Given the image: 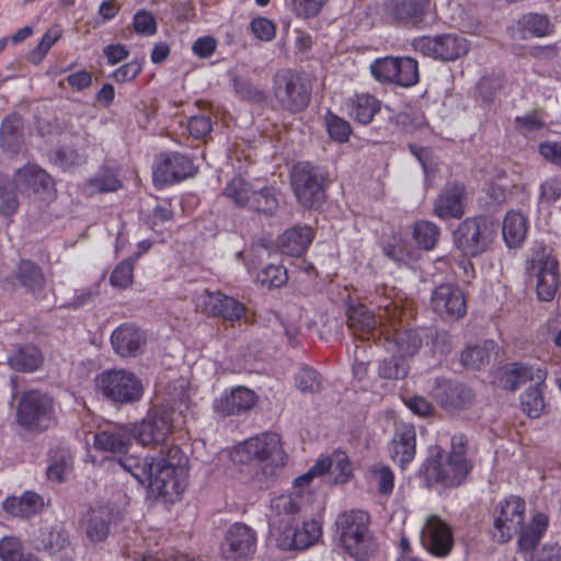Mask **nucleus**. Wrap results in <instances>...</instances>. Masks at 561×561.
<instances>
[{"label":"nucleus","instance_id":"1","mask_svg":"<svg viewBox=\"0 0 561 561\" xmlns=\"http://www.w3.org/2000/svg\"><path fill=\"white\" fill-rule=\"evenodd\" d=\"M169 459L150 455H124L114 461L137 482L168 502L176 501L187 484V459L180 448L169 450Z\"/></svg>","mask_w":561,"mask_h":561},{"label":"nucleus","instance_id":"2","mask_svg":"<svg viewBox=\"0 0 561 561\" xmlns=\"http://www.w3.org/2000/svg\"><path fill=\"white\" fill-rule=\"evenodd\" d=\"M296 491L291 484L290 493L271 502L270 533L283 550L308 548L322 536L321 524L316 519L304 522L300 528L296 527L298 513L310 505L314 497L313 493Z\"/></svg>","mask_w":561,"mask_h":561},{"label":"nucleus","instance_id":"3","mask_svg":"<svg viewBox=\"0 0 561 561\" xmlns=\"http://www.w3.org/2000/svg\"><path fill=\"white\" fill-rule=\"evenodd\" d=\"M231 459L247 466L253 483L266 489L280 474L287 456L277 434L263 433L237 445L231 451Z\"/></svg>","mask_w":561,"mask_h":561},{"label":"nucleus","instance_id":"4","mask_svg":"<svg viewBox=\"0 0 561 561\" xmlns=\"http://www.w3.org/2000/svg\"><path fill=\"white\" fill-rule=\"evenodd\" d=\"M334 540L337 547L355 561H368L377 549L370 529V516L363 510L341 513L334 524Z\"/></svg>","mask_w":561,"mask_h":561},{"label":"nucleus","instance_id":"5","mask_svg":"<svg viewBox=\"0 0 561 561\" xmlns=\"http://www.w3.org/2000/svg\"><path fill=\"white\" fill-rule=\"evenodd\" d=\"M430 458L425 462L428 479L442 482L446 486L460 484L470 471L466 458V445L462 436H453L451 451L444 456L438 446L431 448Z\"/></svg>","mask_w":561,"mask_h":561},{"label":"nucleus","instance_id":"6","mask_svg":"<svg viewBox=\"0 0 561 561\" xmlns=\"http://www.w3.org/2000/svg\"><path fill=\"white\" fill-rule=\"evenodd\" d=\"M94 389L106 400L116 404H131L144 396L141 379L125 368L105 369L94 378Z\"/></svg>","mask_w":561,"mask_h":561},{"label":"nucleus","instance_id":"7","mask_svg":"<svg viewBox=\"0 0 561 561\" xmlns=\"http://www.w3.org/2000/svg\"><path fill=\"white\" fill-rule=\"evenodd\" d=\"M495 236V225L485 216L467 218L453 232L454 245L465 256H477L485 252Z\"/></svg>","mask_w":561,"mask_h":561},{"label":"nucleus","instance_id":"8","mask_svg":"<svg viewBox=\"0 0 561 561\" xmlns=\"http://www.w3.org/2000/svg\"><path fill=\"white\" fill-rule=\"evenodd\" d=\"M526 271L536 282L537 297L543 301L552 300L560 282L559 264L552 250L546 245L534 247L526 261Z\"/></svg>","mask_w":561,"mask_h":561},{"label":"nucleus","instance_id":"9","mask_svg":"<svg viewBox=\"0 0 561 561\" xmlns=\"http://www.w3.org/2000/svg\"><path fill=\"white\" fill-rule=\"evenodd\" d=\"M16 422L28 431L49 428L55 424L53 399L36 390L24 392L16 408Z\"/></svg>","mask_w":561,"mask_h":561},{"label":"nucleus","instance_id":"10","mask_svg":"<svg viewBox=\"0 0 561 561\" xmlns=\"http://www.w3.org/2000/svg\"><path fill=\"white\" fill-rule=\"evenodd\" d=\"M330 472L333 483H346L352 478V466L347 455L334 451L330 457L319 458L310 469L294 481L296 492L313 493L316 481Z\"/></svg>","mask_w":561,"mask_h":561},{"label":"nucleus","instance_id":"11","mask_svg":"<svg viewBox=\"0 0 561 561\" xmlns=\"http://www.w3.org/2000/svg\"><path fill=\"white\" fill-rule=\"evenodd\" d=\"M173 413L165 407L151 409L140 422L129 425L133 437L142 446L164 444L174 427Z\"/></svg>","mask_w":561,"mask_h":561},{"label":"nucleus","instance_id":"12","mask_svg":"<svg viewBox=\"0 0 561 561\" xmlns=\"http://www.w3.org/2000/svg\"><path fill=\"white\" fill-rule=\"evenodd\" d=\"M525 501L516 495H510L500 501L495 511L493 538L506 542L522 529L525 518Z\"/></svg>","mask_w":561,"mask_h":561},{"label":"nucleus","instance_id":"13","mask_svg":"<svg viewBox=\"0 0 561 561\" xmlns=\"http://www.w3.org/2000/svg\"><path fill=\"white\" fill-rule=\"evenodd\" d=\"M412 45L422 55L445 61L456 60L469 50L467 39L457 34L422 36L415 38Z\"/></svg>","mask_w":561,"mask_h":561},{"label":"nucleus","instance_id":"14","mask_svg":"<svg viewBox=\"0 0 561 561\" xmlns=\"http://www.w3.org/2000/svg\"><path fill=\"white\" fill-rule=\"evenodd\" d=\"M256 534L249 526L236 523L227 530L220 546L225 561H248L256 550Z\"/></svg>","mask_w":561,"mask_h":561},{"label":"nucleus","instance_id":"15","mask_svg":"<svg viewBox=\"0 0 561 561\" xmlns=\"http://www.w3.org/2000/svg\"><path fill=\"white\" fill-rule=\"evenodd\" d=\"M291 185L305 207H317L323 199L322 176L309 163H298L293 168Z\"/></svg>","mask_w":561,"mask_h":561},{"label":"nucleus","instance_id":"16","mask_svg":"<svg viewBox=\"0 0 561 561\" xmlns=\"http://www.w3.org/2000/svg\"><path fill=\"white\" fill-rule=\"evenodd\" d=\"M274 95L283 108L291 112L305 108L309 101L301 78L290 70H280L276 73Z\"/></svg>","mask_w":561,"mask_h":561},{"label":"nucleus","instance_id":"17","mask_svg":"<svg viewBox=\"0 0 561 561\" xmlns=\"http://www.w3.org/2000/svg\"><path fill=\"white\" fill-rule=\"evenodd\" d=\"M22 195H38L41 198H53L55 183L51 176L35 163H26L15 170L11 180Z\"/></svg>","mask_w":561,"mask_h":561},{"label":"nucleus","instance_id":"18","mask_svg":"<svg viewBox=\"0 0 561 561\" xmlns=\"http://www.w3.org/2000/svg\"><path fill=\"white\" fill-rule=\"evenodd\" d=\"M194 304L198 311L228 321H238L244 313V306L220 291L203 290L195 295Z\"/></svg>","mask_w":561,"mask_h":561},{"label":"nucleus","instance_id":"19","mask_svg":"<svg viewBox=\"0 0 561 561\" xmlns=\"http://www.w3.org/2000/svg\"><path fill=\"white\" fill-rule=\"evenodd\" d=\"M420 540L424 549L439 558L449 554L454 545L451 528L437 516H430L426 519Z\"/></svg>","mask_w":561,"mask_h":561},{"label":"nucleus","instance_id":"20","mask_svg":"<svg viewBox=\"0 0 561 561\" xmlns=\"http://www.w3.org/2000/svg\"><path fill=\"white\" fill-rule=\"evenodd\" d=\"M33 545L59 561L70 559L73 551L68 534L59 524L41 528L34 535Z\"/></svg>","mask_w":561,"mask_h":561},{"label":"nucleus","instance_id":"21","mask_svg":"<svg viewBox=\"0 0 561 561\" xmlns=\"http://www.w3.org/2000/svg\"><path fill=\"white\" fill-rule=\"evenodd\" d=\"M192 161L180 153H162L153 165V180L159 184H171L193 173Z\"/></svg>","mask_w":561,"mask_h":561},{"label":"nucleus","instance_id":"22","mask_svg":"<svg viewBox=\"0 0 561 561\" xmlns=\"http://www.w3.org/2000/svg\"><path fill=\"white\" fill-rule=\"evenodd\" d=\"M147 337L138 327L124 323L111 334L114 352L121 357H136L145 350Z\"/></svg>","mask_w":561,"mask_h":561},{"label":"nucleus","instance_id":"23","mask_svg":"<svg viewBox=\"0 0 561 561\" xmlns=\"http://www.w3.org/2000/svg\"><path fill=\"white\" fill-rule=\"evenodd\" d=\"M466 190L462 183H448L434 202L433 211L440 219L460 218L465 211Z\"/></svg>","mask_w":561,"mask_h":561},{"label":"nucleus","instance_id":"24","mask_svg":"<svg viewBox=\"0 0 561 561\" xmlns=\"http://www.w3.org/2000/svg\"><path fill=\"white\" fill-rule=\"evenodd\" d=\"M432 306L442 317L458 319L466 313V300L461 289L451 284H444L434 290Z\"/></svg>","mask_w":561,"mask_h":561},{"label":"nucleus","instance_id":"25","mask_svg":"<svg viewBox=\"0 0 561 561\" xmlns=\"http://www.w3.org/2000/svg\"><path fill=\"white\" fill-rule=\"evenodd\" d=\"M347 323L353 334L360 339L380 337L387 329L381 320H377L376 316L362 305L350 309Z\"/></svg>","mask_w":561,"mask_h":561},{"label":"nucleus","instance_id":"26","mask_svg":"<svg viewBox=\"0 0 561 561\" xmlns=\"http://www.w3.org/2000/svg\"><path fill=\"white\" fill-rule=\"evenodd\" d=\"M256 403V394L245 388L236 387L224 392L214 403V409L221 415H233L247 412Z\"/></svg>","mask_w":561,"mask_h":561},{"label":"nucleus","instance_id":"27","mask_svg":"<svg viewBox=\"0 0 561 561\" xmlns=\"http://www.w3.org/2000/svg\"><path fill=\"white\" fill-rule=\"evenodd\" d=\"M133 437L129 425H117L99 431L93 436L95 449L113 455H121L128 450Z\"/></svg>","mask_w":561,"mask_h":561},{"label":"nucleus","instance_id":"28","mask_svg":"<svg viewBox=\"0 0 561 561\" xmlns=\"http://www.w3.org/2000/svg\"><path fill=\"white\" fill-rule=\"evenodd\" d=\"M546 373L540 367L510 364L497 373V381L505 389L515 390L528 380L542 383Z\"/></svg>","mask_w":561,"mask_h":561},{"label":"nucleus","instance_id":"29","mask_svg":"<svg viewBox=\"0 0 561 561\" xmlns=\"http://www.w3.org/2000/svg\"><path fill=\"white\" fill-rule=\"evenodd\" d=\"M383 336V347L392 356H398L404 360L405 357L416 353L422 344L420 335L415 331H399L386 329Z\"/></svg>","mask_w":561,"mask_h":561},{"label":"nucleus","instance_id":"30","mask_svg":"<svg viewBox=\"0 0 561 561\" xmlns=\"http://www.w3.org/2000/svg\"><path fill=\"white\" fill-rule=\"evenodd\" d=\"M416 451V433L412 425H403L396 432L390 445L389 455L401 468L411 462Z\"/></svg>","mask_w":561,"mask_h":561},{"label":"nucleus","instance_id":"31","mask_svg":"<svg viewBox=\"0 0 561 561\" xmlns=\"http://www.w3.org/2000/svg\"><path fill=\"white\" fill-rule=\"evenodd\" d=\"M436 402L448 409H460L471 399V391L462 383L449 380H436L432 389Z\"/></svg>","mask_w":561,"mask_h":561},{"label":"nucleus","instance_id":"32","mask_svg":"<svg viewBox=\"0 0 561 561\" xmlns=\"http://www.w3.org/2000/svg\"><path fill=\"white\" fill-rule=\"evenodd\" d=\"M44 505L43 497L32 491H26L20 496H8L2 502V508L8 515L21 518L36 515Z\"/></svg>","mask_w":561,"mask_h":561},{"label":"nucleus","instance_id":"33","mask_svg":"<svg viewBox=\"0 0 561 561\" xmlns=\"http://www.w3.org/2000/svg\"><path fill=\"white\" fill-rule=\"evenodd\" d=\"M113 522V511L106 506L91 510L83 520L84 534L91 542H100L107 538Z\"/></svg>","mask_w":561,"mask_h":561},{"label":"nucleus","instance_id":"34","mask_svg":"<svg viewBox=\"0 0 561 561\" xmlns=\"http://www.w3.org/2000/svg\"><path fill=\"white\" fill-rule=\"evenodd\" d=\"M345 111L357 123L367 125L380 110V102L368 93L355 94L345 103Z\"/></svg>","mask_w":561,"mask_h":561},{"label":"nucleus","instance_id":"35","mask_svg":"<svg viewBox=\"0 0 561 561\" xmlns=\"http://www.w3.org/2000/svg\"><path fill=\"white\" fill-rule=\"evenodd\" d=\"M527 230L528 220L520 211L511 210L505 215L502 234L508 248H519L526 239Z\"/></svg>","mask_w":561,"mask_h":561},{"label":"nucleus","instance_id":"36","mask_svg":"<svg viewBox=\"0 0 561 561\" xmlns=\"http://www.w3.org/2000/svg\"><path fill=\"white\" fill-rule=\"evenodd\" d=\"M430 0H387L386 9L396 20L404 23H417L424 14Z\"/></svg>","mask_w":561,"mask_h":561},{"label":"nucleus","instance_id":"37","mask_svg":"<svg viewBox=\"0 0 561 561\" xmlns=\"http://www.w3.org/2000/svg\"><path fill=\"white\" fill-rule=\"evenodd\" d=\"M312 232L309 228H294L286 230L278 239V248L282 253L297 256L305 252L311 243Z\"/></svg>","mask_w":561,"mask_h":561},{"label":"nucleus","instance_id":"38","mask_svg":"<svg viewBox=\"0 0 561 561\" xmlns=\"http://www.w3.org/2000/svg\"><path fill=\"white\" fill-rule=\"evenodd\" d=\"M549 526V517L541 512H537L531 516L526 527L519 529L518 547L520 550H531L545 535Z\"/></svg>","mask_w":561,"mask_h":561},{"label":"nucleus","instance_id":"39","mask_svg":"<svg viewBox=\"0 0 561 561\" xmlns=\"http://www.w3.org/2000/svg\"><path fill=\"white\" fill-rule=\"evenodd\" d=\"M517 25L523 37H545L552 33L550 21L541 14H525L518 20Z\"/></svg>","mask_w":561,"mask_h":561},{"label":"nucleus","instance_id":"40","mask_svg":"<svg viewBox=\"0 0 561 561\" xmlns=\"http://www.w3.org/2000/svg\"><path fill=\"white\" fill-rule=\"evenodd\" d=\"M8 362L16 370L33 371L41 366L43 357L36 346L26 345L9 356Z\"/></svg>","mask_w":561,"mask_h":561},{"label":"nucleus","instance_id":"41","mask_svg":"<svg viewBox=\"0 0 561 561\" xmlns=\"http://www.w3.org/2000/svg\"><path fill=\"white\" fill-rule=\"evenodd\" d=\"M543 386L542 383L535 382L534 386L528 387L520 394V407L524 413H526L529 417L537 419L539 417L546 407V402L543 399Z\"/></svg>","mask_w":561,"mask_h":561},{"label":"nucleus","instance_id":"42","mask_svg":"<svg viewBox=\"0 0 561 561\" xmlns=\"http://www.w3.org/2000/svg\"><path fill=\"white\" fill-rule=\"evenodd\" d=\"M495 347L493 341H485L482 344L467 347L461 354V362L466 367L478 369L490 362Z\"/></svg>","mask_w":561,"mask_h":561},{"label":"nucleus","instance_id":"43","mask_svg":"<svg viewBox=\"0 0 561 561\" xmlns=\"http://www.w3.org/2000/svg\"><path fill=\"white\" fill-rule=\"evenodd\" d=\"M394 84L401 87H412L419 81V66L415 59L411 57H396Z\"/></svg>","mask_w":561,"mask_h":561},{"label":"nucleus","instance_id":"44","mask_svg":"<svg viewBox=\"0 0 561 561\" xmlns=\"http://www.w3.org/2000/svg\"><path fill=\"white\" fill-rule=\"evenodd\" d=\"M16 276L21 284L32 293H36L44 287L45 278L42 271L30 261L20 262Z\"/></svg>","mask_w":561,"mask_h":561},{"label":"nucleus","instance_id":"45","mask_svg":"<svg viewBox=\"0 0 561 561\" xmlns=\"http://www.w3.org/2000/svg\"><path fill=\"white\" fill-rule=\"evenodd\" d=\"M255 191L242 178H233L225 188V195L238 206H248Z\"/></svg>","mask_w":561,"mask_h":561},{"label":"nucleus","instance_id":"46","mask_svg":"<svg viewBox=\"0 0 561 561\" xmlns=\"http://www.w3.org/2000/svg\"><path fill=\"white\" fill-rule=\"evenodd\" d=\"M439 233V228L431 221L421 220L414 225V239L419 247L424 250H431L434 248Z\"/></svg>","mask_w":561,"mask_h":561},{"label":"nucleus","instance_id":"47","mask_svg":"<svg viewBox=\"0 0 561 561\" xmlns=\"http://www.w3.org/2000/svg\"><path fill=\"white\" fill-rule=\"evenodd\" d=\"M279 204L278 196L273 188H263L261 191H255L252 196V201L249 205V208L263 214H273Z\"/></svg>","mask_w":561,"mask_h":561},{"label":"nucleus","instance_id":"48","mask_svg":"<svg viewBox=\"0 0 561 561\" xmlns=\"http://www.w3.org/2000/svg\"><path fill=\"white\" fill-rule=\"evenodd\" d=\"M18 193L10 179H0V210L4 216H12L18 210Z\"/></svg>","mask_w":561,"mask_h":561},{"label":"nucleus","instance_id":"49","mask_svg":"<svg viewBox=\"0 0 561 561\" xmlns=\"http://www.w3.org/2000/svg\"><path fill=\"white\" fill-rule=\"evenodd\" d=\"M134 265L135 260L131 257L118 263L111 273V285L119 289L129 287L134 280Z\"/></svg>","mask_w":561,"mask_h":561},{"label":"nucleus","instance_id":"50","mask_svg":"<svg viewBox=\"0 0 561 561\" xmlns=\"http://www.w3.org/2000/svg\"><path fill=\"white\" fill-rule=\"evenodd\" d=\"M325 127L330 138L337 142H346L352 133L348 122L331 112L325 115Z\"/></svg>","mask_w":561,"mask_h":561},{"label":"nucleus","instance_id":"51","mask_svg":"<svg viewBox=\"0 0 561 561\" xmlns=\"http://www.w3.org/2000/svg\"><path fill=\"white\" fill-rule=\"evenodd\" d=\"M561 197V180L550 178L540 184L538 206L540 209L548 208Z\"/></svg>","mask_w":561,"mask_h":561},{"label":"nucleus","instance_id":"52","mask_svg":"<svg viewBox=\"0 0 561 561\" xmlns=\"http://www.w3.org/2000/svg\"><path fill=\"white\" fill-rule=\"evenodd\" d=\"M328 0H287L290 11L299 19H310L320 13Z\"/></svg>","mask_w":561,"mask_h":561},{"label":"nucleus","instance_id":"53","mask_svg":"<svg viewBox=\"0 0 561 561\" xmlns=\"http://www.w3.org/2000/svg\"><path fill=\"white\" fill-rule=\"evenodd\" d=\"M378 374L383 379H400L408 375V366L403 359L398 356L390 355L385 358L378 368Z\"/></svg>","mask_w":561,"mask_h":561},{"label":"nucleus","instance_id":"54","mask_svg":"<svg viewBox=\"0 0 561 561\" xmlns=\"http://www.w3.org/2000/svg\"><path fill=\"white\" fill-rule=\"evenodd\" d=\"M396 69V57L378 58L370 65V72L379 82L392 83Z\"/></svg>","mask_w":561,"mask_h":561},{"label":"nucleus","instance_id":"55","mask_svg":"<svg viewBox=\"0 0 561 561\" xmlns=\"http://www.w3.org/2000/svg\"><path fill=\"white\" fill-rule=\"evenodd\" d=\"M259 283L267 287H279L287 280V272L279 265H267L256 276Z\"/></svg>","mask_w":561,"mask_h":561},{"label":"nucleus","instance_id":"56","mask_svg":"<svg viewBox=\"0 0 561 561\" xmlns=\"http://www.w3.org/2000/svg\"><path fill=\"white\" fill-rule=\"evenodd\" d=\"M72 457L68 454H62L58 458L53 459L47 468V477L51 481L61 482L71 472Z\"/></svg>","mask_w":561,"mask_h":561},{"label":"nucleus","instance_id":"57","mask_svg":"<svg viewBox=\"0 0 561 561\" xmlns=\"http://www.w3.org/2000/svg\"><path fill=\"white\" fill-rule=\"evenodd\" d=\"M371 478L381 494H390L394 485V477L389 467L377 465L370 469Z\"/></svg>","mask_w":561,"mask_h":561},{"label":"nucleus","instance_id":"58","mask_svg":"<svg viewBox=\"0 0 561 561\" xmlns=\"http://www.w3.org/2000/svg\"><path fill=\"white\" fill-rule=\"evenodd\" d=\"M60 36L61 32L58 27H51L50 30H48L44 34L42 41L31 53L30 59L32 60V62H41L50 49V47L60 38Z\"/></svg>","mask_w":561,"mask_h":561},{"label":"nucleus","instance_id":"59","mask_svg":"<svg viewBox=\"0 0 561 561\" xmlns=\"http://www.w3.org/2000/svg\"><path fill=\"white\" fill-rule=\"evenodd\" d=\"M134 31L144 36H152L157 32V22L151 12L139 10L133 19Z\"/></svg>","mask_w":561,"mask_h":561},{"label":"nucleus","instance_id":"60","mask_svg":"<svg viewBox=\"0 0 561 561\" xmlns=\"http://www.w3.org/2000/svg\"><path fill=\"white\" fill-rule=\"evenodd\" d=\"M252 34L262 42H271L276 34L274 23L267 18H254L250 23Z\"/></svg>","mask_w":561,"mask_h":561},{"label":"nucleus","instance_id":"61","mask_svg":"<svg viewBox=\"0 0 561 561\" xmlns=\"http://www.w3.org/2000/svg\"><path fill=\"white\" fill-rule=\"evenodd\" d=\"M297 388L302 392H314L320 388L319 375L311 368H301L295 377Z\"/></svg>","mask_w":561,"mask_h":561},{"label":"nucleus","instance_id":"62","mask_svg":"<svg viewBox=\"0 0 561 561\" xmlns=\"http://www.w3.org/2000/svg\"><path fill=\"white\" fill-rule=\"evenodd\" d=\"M23 545L21 540L13 536L3 537L0 540V560L15 561L21 557Z\"/></svg>","mask_w":561,"mask_h":561},{"label":"nucleus","instance_id":"63","mask_svg":"<svg viewBox=\"0 0 561 561\" xmlns=\"http://www.w3.org/2000/svg\"><path fill=\"white\" fill-rule=\"evenodd\" d=\"M142 70L141 61L134 59L129 62L124 64L117 68L113 73L112 78L116 82H128L134 80Z\"/></svg>","mask_w":561,"mask_h":561},{"label":"nucleus","instance_id":"64","mask_svg":"<svg viewBox=\"0 0 561 561\" xmlns=\"http://www.w3.org/2000/svg\"><path fill=\"white\" fill-rule=\"evenodd\" d=\"M535 561H561V543L559 541H547L534 554Z\"/></svg>","mask_w":561,"mask_h":561}]
</instances>
